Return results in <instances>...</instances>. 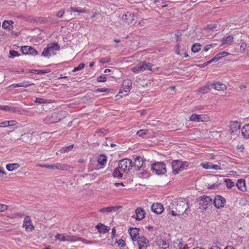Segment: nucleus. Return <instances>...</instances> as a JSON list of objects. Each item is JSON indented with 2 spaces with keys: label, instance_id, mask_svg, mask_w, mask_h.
Returning <instances> with one entry per match:
<instances>
[{
  "label": "nucleus",
  "instance_id": "1",
  "mask_svg": "<svg viewBox=\"0 0 249 249\" xmlns=\"http://www.w3.org/2000/svg\"><path fill=\"white\" fill-rule=\"evenodd\" d=\"M55 240H58L60 241L75 242L77 241H81L85 244H91L93 243V241H88L79 237L60 233H58L56 235H55Z\"/></svg>",
  "mask_w": 249,
  "mask_h": 249
},
{
  "label": "nucleus",
  "instance_id": "2",
  "mask_svg": "<svg viewBox=\"0 0 249 249\" xmlns=\"http://www.w3.org/2000/svg\"><path fill=\"white\" fill-rule=\"evenodd\" d=\"M171 166L173 170V173L176 175L179 172L186 169L189 166L187 161H183L180 160H174L171 163Z\"/></svg>",
  "mask_w": 249,
  "mask_h": 249
},
{
  "label": "nucleus",
  "instance_id": "3",
  "mask_svg": "<svg viewBox=\"0 0 249 249\" xmlns=\"http://www.w3.org/2000/svg\"><path fill=\"white\" fill-rule=\"evenodd\" d=\"M188 208V202L186 199L180 198L177 200L175 209L180 215L183 214Z\"/></svg>",
  "mask_w": 249,
  "mask_h": 249
},
{
  "label": "nucleus",
  "instance_id": "4",
  "mask_svg": "<svg viewBox=\"0 0 249 249\" xmlns=\"http://www.w3.org/2000/svg\"><path fill=\"white\" fill-rule=\"evenodd\" d=\"M151 170L157 175H164L166 172L165 164L162 162L150 165Z\"/></svg>",
  "mask_w": 249,
  "mask_h": 249
},
{
  "label": "nucleus",
  "instance_id": "5",
  "mask_svg": "<svg viewBox=\"0 0 249 249\" xmlns=\"http://www.w3.org/2000/svg\"><path fill=\"white\" fill-rule=\"evenodd\" d=\"M132 82L129 79H126L123 82L121 89L117 96L122 97L127 94L132 88Z\"/></svg>",
  "mask_w": 249,
  "mask_h": 249
},
{
  "label": "nucleus",
  "instance_id": "6",
  "mask_svg": "<svg viewBox=\"0 0 249 249\" xmlns=\"http://www.w3.org/2000/svg\"><path fill=\"white\" fill-rule=\"evenodd\" d=\"M133 167L132 160L128 159H124L119 161L118 167L124 172L129 171Z\"/></svg>",
  "mask_w": 249,
  "mask_h": 249
},
{
  "label": "nucleus",
  "instance_id": "7",
  "mask_svg": "<svg viewBox=\"0 0 249 249\" xmlns=\"http://www.w3.org/2000/svg\"><path fill=\"white\" fill-rule=\"evenodd\" d=\"M61 112L53 113L51 115H48L44 119V122L47 124H52L59 122L61 120Z\"/></svg>",
  "mask_w": 249,
  "mask_h": 249
},
{
  "label": "nucleus",
  "instance_id": "8",
  "mask_svg": "<svg viewBox=\"0 0 249 249\" xmlns=\"http://www.w3.org/2000/svg\"><path fill=\"white\" fill-rule=\"evenodd\" d=\"M59 48V45L57 43L49 44L46 48L44 49L42 55L44 57H49L51 55L50 53L53 50H58Z\"/></svg>",
  "mask_w": 249,
  "mask_h": 249
},
{
  "label": "nucleus",
  "instance_id": "9",
  "mask_svg": "<svg viewBox=\"0 0 249 249\" xmlns=\"http://www.w3.org/2000/svg\"><path fill=\"white\" fill-rule=\"evenodd\" d=\"M23 227L25 228L27 231H31L34 229L35 227L29 216L27 215L24 217Z\"/></svg>",
  "mask_w": 249,
  "mask_h": 249
},
{
  "label": "nucleus",
  "instance_id": "10",
  "mask_svg": "<svg viewBox=\"0 0 249 249\" xmlns=\"http://www.w3.org/2000/svg\"><path fill=\"white\" fill-rule=\"evenodd\" d=\"M134 17V14L129 12H127L122 16V19L124 23L129 25L135 20Z\"/></svg>",
  "mask_w": 249,
  "mask_h": 249
},
{
  "label": "nucleus",
  "instance_id": "11",
  "mask_svg": "<svg viewBox=\"0 0 249 249\" xmlns=\"http://www.w3.org/2000/svg\"><path fill=\"white\" fill-rule=\"evenodd\" d=\"M213 203L216 208L219 209L224 206L226 199L221 196H217L215 197Z\"/></svg>",
  "mask_w": 249,
  "mask_h": 249
},
{
  "label": "nucleus",
  "instance_id": "12",
  "mask_svg": "<svg viewBox=\"0 0 249 249\" xmlns=\"http://www.w3.org/2000/svg\"><path fill=\"white\" fill-rule=\"evenodd\" d=\"M21 50L23 54H30L36 56L38 54V52L33 47L29 46H25L21 47Z\"/></svg>",
  "mask_w": 249,
  "mask_h": 249
},
{
  "label": "nucleus",
  "instance_id": "13",
  "mask_svg": "<svg viewBox=\"0 0 249 249\" xmlns=\"http://www.w3.org/2000/svg\"><path fill=\"white\" fill-rule=\"evenodd\" d=\"M137 240V243L139 245V249H146L147 244L149 243L148 239L143 236H138V238Z\"/></svg>",
  "mask_w": 249,
  "mask_h": 249
},
{
  "label": "nucleus",
  "instance_id": "14",
  "mask_svg": "<svg viewBox=\"0 0 249 249\" xmlns=\"http://www.w3.org/2000/svg\"><path fill=\"white\" fill-rule=\"evenodd\" d=\"M199 205L202 206H206L213 202L212 198L210 196H202L199 198Z\"/></svg>",
  "mask_w": 249,
  "mask_h": 249
},
{
  "label": "nucleus",
  "instance_id": "15",
  "mask_svg": "<svg viewBox=\"0 0 249 249\" xmlns=\"http://www.w3.org/2000/svg\"><path fill=\"white\" fill-rule=\"evenodd\" d=\"M151 210L155 213L160 214L163 211V207L160 203H154L151 206Z\"/></svg>",
  "mask_w": 249,
  "mask_h": 249
},
{
  "label": "nucleus",
  "instance_id": "16",
  "mask_svg": "<svg viewBox=\"0 0 249 249\" xmlns=\"http://www.w3.org/2000/svg\"><path fill=\"white\" fill-rule=\"evenodd\" d=\"M0 109L5 111H8L10 112L15 113L18 112V113L20 114V110L17 107H15L11 106H0Z\"/></svg>",
  "mask_w": 249,
  "mask_h": 249
},
{
  "label": "nucleus",
  "instance_id": "17",
  "mask_svg": "<svg viewBox=\"0 0 249 249\" xmlns=\"http://www.w3.org/2000/svg\"><path fill=\"white\" fill-rule=\"evenodd\" d=\"M142 161V158L138 156L136 157L133 162V167L136 171H141V164Z\"/></svg>",
  "mask_w": 249,
  "mask_h": 249
},
{
  "label": "nucleus",
  "instance_id": "18",
  "mask_svg": "<svg viewBox=\"0 0 249 249\" xmlns=\"http://www.w3.org/2000/svg\"><path fill=\"white\" fill-rule=\"evenodd\" d=\"M140 229L139 228H130L129 229V233L131 236V238L133 241H136L138 237L137 236L139 235V231Z\"/></svg>",
  "mask_w": 249,
  "mask_h": 249
},
{
  "label": "nucleus",
  "instance_id": "19",
  "mask_svg": "<svg viewBox=\"0 0 249 249\" xmlns=\"http://www.w3.org/2000/svg\"><path fill=\"white\" fill-rule=\"evenodd\" d=\"M136 220L140 221L144 217V212L142 208L138 207L135 210Z\"/></svg>",
  "mask_w": 249,
  "mask_h": 249
},
{
  "label": "nucleus",
  "instance_id": "20",
  "mask_svg": "<svg viewBox=\"0 0 249 249\" xmlns=\"http://www.w3.org/2000/svg\"><path fill=\"white\" fill-rule=\"evenodd\" d=\"M190 121L196 122H200L205 121V118L202 115H197L193 114L190 117Z\"/></svg>",
  "mask_w": 249,
  "mask_h": 249
},
{
  "label": "nucleus",
  "instance_id": "21",
  "mask_svg": "<svg viewBox=\"0 0 249 249\" xmlns=\"http://www.w3.org/2000/svg\"><path fill=\"white\" fill-rule=\"evenodd\" d=\"M240 124L237 121L231 122L230 124V130L231 133H233L240 129Z\"/></svg>",
  "mask_w": 249,
  "mask_h": 249
},
{
  "label": "nucleus",
  "instance_id": "22",
  "mask_svg": "<svg viewBox=\"0 0 249 249\" xmlns=\"http://www.w3.org/2000/svg\"><path fill=\"white\" fill-rule=\"evenodd\" d=\"M236 186L241 191H246L247 190L246 187L245 180L243 179H238L236 184Z\"/></svg>",
  "mask_w": 249,
  "mask_h": 249
},
{
  "label": "nucleus",
  "instance_id": "23",
  "mask_svg": "<svg viewBox=\"0 0 249 249\" xmlns=\"http://www.w3.org/2000/svg\"><path fill=\"white\" fill-rule=\"evenodd\" d=\"M70 168V166L66 164H61L57 163L53 164V170H67Z\"/></svg>",
  "mask_w": 249,
  "mask_h": 249
},
{
  "label": "nucleus",
  "instance_id": "24",
  "mask_svg": "<svg viewBox=\"0 0 249 249\" xmlns=\"http://www.w3.org/2000/svg\"><path fill=\"white\" fill-rule=\"evenodd\" d=\"M96 228L100 233H106L109 230L107 226H105L101 223H99L96 225Z\"/></svg>",
  "mask_w": 249,
  "mask_h": 249
},
{
  "label": "nucleus",
  "instance_id": "25",
  "mask_svg": "<svg viewBox=\"0 0 249 249\" xmlns=\"http://www.w3.org/2000/svg\"><path fill=\"white\" fill-rule=\"evenodd\" d=\"M34 85L33 83H30L29 81H23V82L19 84H14L12 85L11 86L13 87L14 88H18V87H28L31 85Z\"/></svg>",
  "mask_w": 249,
  "mask_h": 249
},
{
  "label": "nucleus",
  "instance_id": "26",
  "mask_svg": "<svg viewBox=\"0 0 249 249\" xmlns=\"http://www.w3.org/2000/svg\"><path fill=\"white\" fill-rule=\"evenodd\" d=\"M158 246L162 249H166L169 247V243L167 240L160 239L157 241Z\"/></svg>",
  "mask_w": 249,
  "mask_h": 249
},
{
  "label": "nucleus",
  "instance_id": "27",
  "mask_svg": "<svg viewBox=\"0 0 249 249\" xmlns=\"http://www.w3.org/2000/svg\"><path fill=\"white\" fill-rule=\"evenodd\" d=\"M140 64L142 68L141 71H142V72L146 70H148L151 71H153L151 68L152 64L151 63L143 61L142 63H140Z\"/></svg>",
  "mask_w": 249,
  "mask_h": 249
},
{
  "label": "nucleus",
  "instance_id": "28",
  "mask_svg": "<svg viewBox=\"0 0 249 249\" xmlns=\"http://www.w3.org/2000/svg\"><path fill=\"white\" fill-rule=\"evenodd\" d=\"M242 134L247 139H249V124H246L242 128Z\"/></svg>",
  "mask_w": 249,
  "mask_h": 249
},
{
  "label": "nucleus",
  "instance_id": "29",
  "mask_svg": "<svg viewBox=\"0 0 249 249\" xmlns=\"http://www.w3.org/2000/svg\"><path fill=\"white\" fill-rule=\"evenodd\" d=\"M14 22L12 20H4L2 24V26L4 29H11V28L13 29V24Z\"/></svg>",
  "mask_w": 249,
  "mask_h": 249
},
{
  "label": "nucleus",
  "instance_id": "30",
  "mask_svg": "<svg viewBox=\"0 0 249 249\" xmlns=\"http://www.w3.org/2000/svg\"><path fill=\"white\" fill-rule=\"evenodd\" d=\"M17 122L14 120L3 122L0 123V127H7L13 126L16 124Z\"/></svg>",
  "mask_w": 249,
  "mask_h": 249
},
{
  "label": "nucleus",
  "instance_id": "31",
  "mask_svg": "<svg viewBox=\"0 0 249 249\" xmlns=\"http://www.w3.org/2000/svg\"><path fill=\"white\" fill-rule=\"evenodd\" d=\"M19 167V165L18 163H12L8 164L6 165V168L9 171H13Z\"/></svg>",
  "mask_w": 249,
  "mask_h": 249
},
{
  "label": "nucleus",
  "instance_id": "32",
  "mask_svg": "<svg viewBox=\"0 0 249 249\" xmlns=\"http://www.w3.org/2000/svg\"><path fill=\"white\" fill-rule=\"evenodd\" d=\"M232 41L233 37L231 35L228 36L225 38L223 39L221 45H223L226 44H231Z\"/></svg>",
  "mask_w": 249,
  "mask_h": 249
},
{
  "label": "nucleus",
  "instance_id": "33",
  "mask_svg": "<svg viewBox=\"0 0 249 249\" xmlns=\"http://www.w3.org/2000/svg\"><path fill=\"white\" fill-rule=\"evenodd\" d=\"M213 86L214 88L218 90H224L226 88L225 84H222L220 82H216L213 84Z\"/></svg>",
  "mask_w": 249,
  "mask_h": 249
},
{
  "label": "nucleus",
  "instance_id": "34",
  "mask_svg": "<svg viewBox=\"0 0 249 249\" xmlns=\"http://www.w3.org/2000/svg\"><path fill=\"white\" fill-rule=\"evenodd\" d=\"M117 208L116 207H108L102 208L99 210V212L101 213H109L115 210H116Z\"/></svg>",
  "mask_w": 249,
  "mask_h": 249
},
{
  "label": "nucleus",
  "instance_id": "35",
  "mask_svg": "<svg viewBox=\"0 0 249 249\" xmlns=\"http://www.w3.org/2000/svg\"><path fill=\"white\" fill-rule=\"evenodd\" d=\"M98 162L100 165H104L105 163L107 162V158L104 155H101L99 156L98 160H97Z\"/></svg>",
  "mask_w": 249,
  "mask_h": 249
},
{
  "label": "nucleus",
  "instance_id": "36",
  "mask_svg": "<svg viewBox=\"0 0 249 249\" xmlns=\"http://www.w3.org/2000/svg\"><path fill=\"white\" fill-rule=\"evenodd\" d=\"M210 90L209 86L206 85L199 89V92L201 94L208 93Z\"/></svg>",
  "mask_w": 249,
  "mask_h": 249
},
{
  "label": "nucleus",
  "instance_id": "37",
  "mask_svg": "<svg viewBox=\"0 0 249 249\" xmlns=\"http://www.w3.org/2000/svg\"><path fill=\"white\" fill-rule=\"evenodd\" d=\"M73 144H71L69 146L64 147L60 150V152L61 153H65L68 152L73 148Z\"/></svg>",
  "mask_w": 249,
  "mask_h": 249
},
{
  "label": "nucleus",
  "instance_id": "38",
  "mask_svg": "<svg viewBox=\"0 0 249 249\" xmlns=\"http://www.w3.org/2000/svg\"><path fill=\"white\" fill-rule=\"evenodd\" d=\"M201 45L200 44H195L192 46V51L194 53L198 52L201 49Z\"/></svg>",
  "mask_w": 249,
  "mask_h": 249
},
{
  "label": "nucleus",
  "instance_id": "39",
  "mask_svg": "<svg viewBox=\"0 0 249 249\" xmlns=\"http://www.w3.org/2000/svg\"><path fill=\"white\" fill-rule=\"evenodd\" d=\"M119 168H116L115 169L113 172V176L114 177L121 178L122 177V174L121 173Z\"/></svg>",
  "mask_w": 249,
  "mask_h": 249
},
{
  "label": "nucleus",
  "instance_id": "40",
  "mask_svg": "<svg viewBox=\"0 0 249 249\" xmlns=\"http://www.w3.org/2000/svg\"><path fill=\"white\" fill-rule=\"evenodd\" d=\"M141 64H139L137 66L134 67L132 69V71L135 73H138L139 72H142V71H141Z\"/></svg>",
  "mask_w": 249,
  "mask_h": 249
},
{
  "label": "nucleus",
  "instance_id": "41",
  "mask_svg": "<svg viewBox=\"0 0 249 249\" xmlns=\"http://www.w3.org/2000/svg\"><path fill=\"white\" fill-rule=\"evenodd\" d=\"M70 10L72 11L78 13H87V11L85 9H81L80 8L71 7Z\"/></svg>",
  "mask_w": 249,
  "mask_h": 249
},
{
  "label": "nucleus",
  "instance_id": "42",
  "mask_svg": "<svg viewBox=\"0 0 249 249\" xmlns=\"http://www.w3.org/2000/svg\"><path fill=\"white\" fill-rule=\"evenodd\" d=\"M227 187L228 188H231L234 186V182L231 179H226L225 180Z\"/></svg>",
  "mask_w": 249,
  "mask_h": 249
},
{
  "label": "nucleus",
  "instance_id": "43",
  "mask_svg": "<svg viewBox=\"0 0 249 249\" xmlns=\"http://www.w3.org/2000/svg\"><path fill=\"white\" fill-rule=\"evenodd\" d=\"M99 61L103 64H105L110 62L111 59L109 57H103L100 59Z\"/></svg>",
  "mask_w": 249,
  "mask_h": 249
},
{
  "label": "nucleus",
  "instance_id": "44",
  "mask_svg": "<svg viewBox=\"0 0 249 249\" xmlns=\"http://www.w3.org/2000/svg\"><path fill=\"white\" fill-rule=\"evenodd\" d=\"M212 163L210 162H207L206 163H201V166L206 169H211Z\"/></svg>",
  "mask_w": 249,
  "mask_h": 249
},
{
  "label": "nucleus",
  "instance_id": "45",
  "mask_svg": "<svg viewBox=\"0 0 249 249\" xmlns=\"http://www.w3.org/2000/svg\"><path fill=\"white\" fill-rule=\"evenodd\" d=\"M84 66H85V64L84 63H80L79 64V65L75 67L73 70L72 71L73 72H75V71H80L81 70H82L84 68Z\"/></svg>",
  "mask_w": 249,
  "mask_h": 249
},
{
  "label": "nucleus",
  "instance_id": "46",
  "mask_svg": "<svg viewBox=\"0 0 249 249\" xmlns=\"http://www.w3.org/2000/svg\"><path fill=\"white\" fill-rule=\"evenodd\" d=\"M147 130H140L137 132V135L140 137H143L144 135L146 134Z\"/></svg>",
  "mask_w": 249,
  "mask_h": 249
},
{
  "label": "nucleus",
  "instance_id": "47",
  "mask_svg": "<svg viewBox=\"0 0 249 249\" xmlns=\"http://www.w3.org/2000/svg\"><path fill=\"white\" fill-rule=\"evenodd\" d=\"M37 166L40 167L46 168L53 170V164L48 165V164H38Z\"/></svg>",
  "mask_w": 249,
  "mask_h": 249
},
{
  "label": "nucleus",
  "instance_id": "48",
  "mask_svg": "<svg viewBox=\"0 0 249 249\" xmlns=\"http://www.w3.org/2000/svg\"><path fill=\"white\" fill-rule=\"evenodd\" d=\"M35 102L39 104H43L47 103V100L43 98H37L36 99Z\"/></svg>",
  "mask_w": 249,
  "mask_h": 249
},
{
  "label": "nucleus",
  "instance_id": "49",
  "mask_svg": "<svg viewBox=\"0 0 249 249\" xmlns=\"http://www.w3.org/2000/svg\"><path fill=\"white\" fill-rule=\"evenodd\" d=\"M10 56L12 58L15 57L16 56H19V54L18 53L17 51L14 50L11 51L10 52Z\"/></svg>",
  "mask_w": 249,
  "mask_h": 249
},
{
  "label": "nucleus",
  "instance_id": "50",
  "mask_svg": "<svg viewBox=\"0 0 249 249\" xmlns=\"http://www.w3.org/2000/svg\"><path fill=\"white\" fill-rule=\"evenodd\" d=\"M97 80L99 82H105L106 81L107 78L105 76L101 75L97 77Z\"/></svg>",
  "mask_w": 249,
  "mask_h": 249
},
{
  "label": "nucleus",
  "instance_id": "51",
  "mask_svg": "<svg viewBox=\"0 0 249 249\" xmlns=\"http://www.w3.org/2000/svg\"><path fill=\"white\" fill-rule=\"evenodd\" d=\"M8 206L4 204H0V212H4L7 210Z\"/></svg>",
  "mask_w": 249,
  "mask_h": 249
},
{
  "label": "nucleus",
  "instance_id": "52",
  "mask_svg": "<svg viewBox=\"0 0 249 249\" xmlns=\"http://www.w3.org/2000/svg\"><path fill=\"white\" fill-rule=\"evenodd\" d=\"M145 161H146V160H143V159H142V164H141V171L143 170L145 168H146V164Z\"/></svg>",
  "mask_w": 249,
  "mask_h": 249
},
{
  "label": "nucleus",
  "instance_id": "53",
  "mask_svg": "<svg viewBox=\"0 0 249 249\" xmlns=\"http://www.w3.org/2000/svg\"><path fill=\"white\" fill-rule=\"evenodd\" d=\"M117 244L119 246H121V247H124L125 243L124 240L122 239H120L117 241Z\"/></svg>",
  "mask_w": 249,
  "mask_h": 249
},
{
  "label": "nucleus",
  "instance_id": "54",
  "mask_svg": "<svg viewBox=\"0 0 249 249\" xmlns=\"http://www.w3.org/2000/svg\"><path fill=\"white\" fill-rule=\"evenodd\" d=\"M51 72L50 70H37V74H44L46 73H49Z\"/></svg>",
  "mask_w": 249,
  "mask_h": 249
},
{
  "label": "nucleus",
  "instance_id": "55",
  "mask_svg": "<svg viewBox=\"0 0 249 249\" xmlns=\"http://www.w3.org/2000/svg\"><path fill=\"white\" fill-rule=\"evenodd\" d=\"M220 58H221V57H220V55H218V53H217V54H216V55L212 59H211L210 61H211V62H216Z\"/></svg>",
  "mask_w": 249,
  "mask_h": 249
},
{
  "label": "nucleus",
  "instance_id": "56",
  "mask_svg": "<svg viewBox=\"0 0 249 249\" xmlns=\"http://www.w3.org/2000/svg\"><path fill=\"white\" fill-rule=\"evenodd\" d=\"M64 13H65L64 10H61L57 13L56 16L59 18H61L63 16V15H64Z\"/></svg>",
  "mask_w": 249,
  "mask_h": 249
},
{
  "label": "nucleus",
  "instance_id": "57",
  "mask_svg": "<svg viewBox=\"0 0 249 249\" xmlns=\"http://www.w3.org/2000/svg\"><path fill=\"white\" fill-rule=\"evenodd\" d=\"M108 90L109 89L107 88H99L96 90V92H107L108 91Z\"/></svg>",
  "mask_w": 249,
  "mask_h": 249
},
{
  "label": "nucleus",
  "instance_id": "58",
  "mask_svg": "<svg viewBox=\"0 0 249 249\" xmlns=\"http://www.w3.org/2000/svg\"><path fill=\"white\" fill-rule=\"evenodd\" d=\"M229 54V53L226 51H223V52L218 53V55H220V57H225V56L228 55Z\"/></svg>",
  "mask_w": 249,
  "mask_h": 249
},
{
  "label": "nucleus",
  "instance_id": "59",
  "mask_svg": "<svg viewBox=\"0 0 249 249\" xmlns=\"http://www.w3.org/2000/svg\"><path fill=\"white\" fill-rule=\"evenodd\" d=\"M221 169L220 168V166L219 165H216V164H213L212 165V169H213V170H220Z\"/></svg>",
  "mask_w": 249,
  "mask_h": 249
},
{
  "label": "nucleus",
  "instance_id": "60",
  "mask_svg": "<svg viewBox=\"0 0 249 249\" xmlns=\"http://www.w3.org/2000/svg\"><path fill=\"white\" fill-rule=\"evenodd\" d=\"M217 25L216 24H210L208 25V28L211 30H213V29L216 28Z\"/></svg>",
  "mask_w": 249,
  "mask_h": 249
},
{
  "label": "nucleus",
  "instance_id": "61",
  "mask_svg": "<svg viewBox=\"0 0 249 249\" xmlns=\"http://www.w3.org/2000/svg\"><path fill=\"white\" fill-rule=\"evenodd\" d=\"M247 45L246 43H243L241 44L240 46V48L241 50H242L243 51H245V50L247 48Z\"/></svg>",
  "mask_w": 249,
  "mask_h": 249
},
{
  "label": "nucleus",
  "instance_id": "62",
  "mask_svg": "<svg viewBox=\"0 0 249 249\" xmlns=\"http://www.w3.org/2000/svg\"><path fill=\"white\" fill-rule=\"evenodd\" d=\"M5 33L3 31H0V40L4 39Z\"/></svg>",
  "mask_w": 249,
  "mask_h": 249
},
{
  "label": "nucleus",
  "instance_id": "63",
  "mask_svg": "<svg viewBox=\"0 0 249 249\" xmlns=\"http://www.w3.org/2000/svg\"><path fill=\"white\" fill-rule=\"evenodd\" d=\"M170 213H171V214L173 215V216H176V215H179L180 214L178 213V212H177V211H171L170 212Z\"/></svg>",
  "mask_w": 249,
  "mask_h": 249
},
{
  "label": "nucleus",
  "instance_id": "64",
  "mask_svg": "<svg viewBox=\"0 0 249 249\" xmlns=\"http://www.w3.org/2000/svg\"><path fill=\"white\" fill-rule=\"evenodd\" d=\"M212 63V62H211V61L210 60V61H207V62H205V63H203V64H202V65H200V67L204 68V67H206V66H207L208 64H210V63Z\"/></svg>",
  "mask_w": 249,
  "mask_h": 249
}]
</instances>
